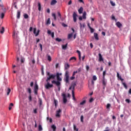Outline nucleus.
<instances>
[{
	"label": "nucleus",
	"mask_w": 131,
	"mask_h": 131,
	"mask_svg": "<svg viewBox=\"0 0 131 131\" xmlns=\"http://www.w3.org/2000/svg\"><path fill=\"white\" fill-rule=\"evenodd\" d=\"M70 68V65L68 63H64V70H66L64 74V77L63 80L66 83H69V71L68 70Z\"/></svg>",
	"instance_id": "nucleus-1"
},
{
	"label": "nucleus",
	"mask_w": 131,
	"mask_h": 131,
	"mask_svg": "<svg viewBox=\"0 0 131 131\" xmlns=\"http://www.w3.org/2000/svg\"><path fill=\"white\" fill-rule=\"evenodd\" d=\"M47 75L49 76L47 77L46 81L48 82L49 80H51V79H55V78L56 77V75L54 74H50V72H47Z\"/></svg>",
	"instance_id": "nucleus-2"
},
{
	"label": "nucleus",
	"mask_w": 131,
	"mask_h": 131,
	"mask_svg": "<svg viewBox=\"0 0 131 131\" xmlns=\"http://www.w3.org/2000/svg\"><path fill=\"white\" fill-rule=\"evenodd\" d=\"M52 83L53 84H56V85L58 88V92H60L61 91V82L59 81H56L55 80L52 81Z\"/></svg>",
	"instance_id": "nucleus-3"
},
{
	"label": "nucleus",
	"mask_w": 131,
	"mask_h": 131,
	"mask_svg": "<svg viewBox=\"0 0 131 131\" xmlns=\"http://www.w3.org/2000/svg\"><path fill=\"white\" fill-rule=\"evenodd\" d=\"M61 96L62 97V101L63 104H66V103H67V98L66 97V94L62 93Z\"/></svg>",
	"instance_id": "nucleus-4"
},
{
	"label": "nucleus",
	"mask_w": 131,
	"mask_h": 131,
	"mask_svg": "<svg viewBox=\"0 0 131 131\" xmlns=\"http://www.w3.org/2000/svg\"><path fill=\"white\" fill-rule=\"evenodd\" d=\"M53 84H50V82H47V84L45 85V88L46 90H49V88H53Z\"/></svg>",
	"instance_id": "nucleus-5"
},
{
	"label": "nucleus",
	"mask_w": 131,
	"mask_h": 131,
	"mask_svg": "<svg viewBox=\"0 0 131 131\" xmlns=\"http://www.w3.org/2000/svg\"><path fill=\"white\" fill-rule=\"evenodd\" d=\"M77 14L75 13V12H74L73 14L74 22H76V21H77Z\"/></svg>",
	"instance_id": "nucleus-6"
},
{
	"label": "nucleus",
	"mask_w": 131,
	"mask_h": 131,
	"mask_svg": "<svg viewBox=\"0 0 131 131\" xmlns=\"http://www.w3.org/2000/svg\"><path fill=\"white\" fill-rule=\"evenodd\" d=\"M47 33L48 34H49V35H51V37H52V38H54V36H55V33H54V32H51L50 30H48L47 31Z\"/></svg>",
	"instance_id": "nucleus-7"
},
{
	"label": "nucleus",
	"mask_w": 131,
	"mask_h": 131,
	"mask_svg": "<svg viewBox=\"0 0 131 131\" xmlns=\"http://www.w3.org/2000/svg\"><path fill=\"white\" fill-rule=\"evenodd\" d=\"M33 33L35 34V36H38V35L39 34V30H37V32L36 33V28L33 29Z\"/></svg>",
	"instance_id": "nucleus-8"
},
{
	"label": "nucleus",
	"mask_w": 131,
	"mask_h": 131,
	"mask_svg": "<svg viewBox=\"0 0 131 131\" xmlns=\"http://www.w3.org/2000/svg\"><path fill=\"white\" fill-rule=\"evenodd\" d=\"M98 56L99 62H102H102H104V59L103 58V56H102V54H101V53H99Z\"/></svg>",
	"instance_id": "nucleus-9"
},
{
	"label": "nucleus",
	"mask_w": 131,
	"mask_h": 131,
	"mask_svg": "<svg viewBox=\"0 0 131 131\" xmlns=\"http://www.w3.org/2000/svg\"><path fill=\"white\" fill-rule=\"evenodd\" d=\"M56 77H57V81H59V82L62 81V78L60 77L59 73H57L56 74Z\"/></svg>",
	"instance_id": "nucleus-10"
},
{
	"label": "nucleus",
	"mask_w": 131,
	"mask_h": 131,
	"mask_svg": "<svg viewBox=\"0 0 131 131\" xmlns=\"http://www.w3.org/2000/svg\"><path fill=\"white\" fill-rule=\"evenodd\" d=\"M61 112H62V110L60 109H59L58 111H56V117H60V113H61Z\"/></svg>",
	"instance_id": "nucleus-11"
},
{
	"label": "nucleus",
	"mask_w": 131,
	"mask_h": 131,
	"mask_svg": "<svg viewBox=\"0 0 131 131\" xmlns=\"http://www.w3.org/2000/svg\"><path fill=\"white\" fill-rule=\"evenodd\" d=\"M116 25L117 27H118V28H120L122 27V24H121V23H120L119 21L117 22L116 23Z\"/></svg>",
	"instance_id": "nucleus-12"
},
{
	"label": "nucleus",
	"mask_w": 131,
	"mask_h": 131,
	"mask_svg": "<svg viewBox=\"0 0 131 131\" xmlns=\"http://www.w3.org/2000/svg\"><path fill=\"white\" fill-rule=\"evenodd\" d=\"M72 88L73 89V91H74V89H75V86H76V83L75 82H73L71 84Z\"/></svg>",
	"instance_id": "nucleus-13"
},
{
	"label": "nucleus",
	"mask_w": 131,
	"mask_h": 131,
	"mask_svg": "<svg viewBox=\"0 0 131 131\" xmlns=\"http://www.w3.org/2000/svg\"><path fill=\"white\" fill-rule=\"evenodd\" d=\"M102 84L104 86H106V84H107V81H106V79H105V78H103L102 79Z\"/></svg>",
	"instance_id": "nucleus-14"
},
{
	"label": "nucleus",
	"mask_w": 131,
	"mask_h": 131,
	"mask_svg": "<svg viewBox=\"0 0 131 131\" xmlns=\"http://www.w3.org/2000/svg\"><path fill=\"white\" fill-rule=\"evenodd\" d=\"M21 15V12H20V10H17V18L20 19V16Z\"/></svg>",
	"instance_id": "nucleus-15"
},
{
	"label": "nucleus",
	"mask_w": 131,
	"mask_h": 131,
	"mask_svg": "<svg viewBox=\"0 0 131 131\" xmlns=\"http://www.w3.org/2000/svg\"><path fill=\"white\" fill-rule=\"evenodd\" d=\"M117 77H118V78H119V79H120V80H121V81H123V79H122V78H121V76L119 75V72L117 73Z\"/></svg>",
	"instance_id": "nucleus-16"
},
{
	"label": "nucleus",
	"mask_w": 131,
	"mask_h": 131,
	"mask_svg": "<svg viewBox=\"0 0 131 131\" xmlns=\"http://www.w3.org/2000/svg\"><path fill=\"white\" fill-rule=\"evenodd\" d=\"M77 53L78 54L79 56V59L81 60V53H80V51L79 50H77Z\"/></svg>",
	"instance_id": "nucleus-17"
},
{
	"label": "nucleus",
	"mask_w": 131,
	"mask_h": 131,
	"mask_svg": "<svg viewBox=\"0 0 131 131\" xmlns=\"http://www.w3.org/2000/svg\"><path fill=\"white\" fill-rule=\"evenodd\" d=\"M82 12H83V8H82V7H81L78 9V13H79V14H82Z\"/></svg>",
	"instance_id": "nucleus-18"
},
{
	"label": "nucleus",
	"mask_w": 131,
	"mask_h": 131,
	"mask_svg": "<svg viewBox=\"0 0 131 131\" xmlns=\"http://www.w3.org/2000/svg\"><path fill=\"white\" fill-rule=\"evenodd\" d=\"M57 2L56 0H52L51 2V6H54V5H56L57 4Z\"/></svg>",
	"instance_id": "nucleus-19"
},
{
	"label": "nucleus",
	"mask_w": 131,
	"mask_h": 131,
	"mask_svg": "<svg viewBox=\"0 0 131 131\" xmlns=\"http://www.w3.org/2000/svg\"><path fill=\"white\" fill-rule=\"evenodd\" d=\"M38 103L40 107L42 105V100L41 98H38Z\"/></svg>",
	"instance_id": "nucleus-20"
},
{
	"label": "nucleus",
	"mask_w": 131,
	"mask_h": 131,
	"mask_svg": "<svg viewBox=\"0 0 131 131\" xmlns=\"http://www.w3.org/2000/svg\"><path fill=\"white\" fill-rule=\"evenodd\" d=\"M94 36L96 40H99V37H98V34H97L96 33H94Z\"/></svg>",
	"instance_id": "nucleus-21"
},
{
	"label": "nucleus",
	"mask_w": 131,
	"mask_h": 131,
	"mask_svg": "<svg viewBox=\"0 0 131 131\" xmlns=\"http://www.w3.org/2000/svg\"><path fill=\"white\" fill-rule=\"evenodd\" d=\"M46 25H50L51 24V19L49 18L47 21L46 22Z\"/></svg>",
	"instance_id": "nucleus-22"
},
{
	"label": "nucleus",
	"mask_w": 131,
	"mask_h": 131,
	"mask_svg": "<svg viewBox=\"0 0 131 131\" xmlns=\"http://www.w3.org/2000/svg\"><path fill=\"white\" fill-rule=\"evenodd\" d=\"M51 128H52L53 131H56V130L57 129V127H56L55 125H52L51 126Z\"/></svg>",
	"instance_id": "nucleus-23"
},
{
	"label": "nucleus",
	"mask_w": 131,
	"mask_h": 131,
	"mask_svg": "<svg viewBox=\"0 0 131 131\" xmlns=\"http://www.w3.org/2000/svg\"><path fill=\"white\" fill-rule=\"evenodd\" d=\"M80 24V28H84V27H85V24H81V23H79Z\"/></svg>",
	"instance_id": "nucleus-24"
},
{
	"label": "nucleus",
	"mask_w": 131,
	"mask_h": 131,
	"mask_svg": "<svg viewBox=\"0 0 131 131\" xmlns=\"http://www.w3.org/2000/svg\"><path fill=\"white\" fill-rule=\"evenodd\" d=\"M68 45V43H67L64 45H62V48L63 50H66V49H67V46Z\"/></svg>",
	"instance_id": "nucleus-25"
},
{
	"label": "nucleus",
	"mask_w": 131,
	"mask_h": 131,
	"mask_svg": "<svg viewBox=\"0 0 131 131\" xmlns=\"http://www.w3.org/2000/svg\"><path fill=\"white\" fill-rule=\"evenodd\" d=\"M38 11H40L41 10V5L40 4V3H38Z\"/></svg>",
	"instance_id": "nucleus-26"
},
{
	"label": "nucleus",
	"mask_w": 131,
	"mask_h": 131,
	"mask_svg": "<svg viewBox=\"0 0 131 131\" xmlns=\"http://www.w3.org/2000/svg\"><path fill=\"white\" fill-rule=\"evenodd\" d=\"M5 32V28L4 27H2V29L0 31V33L1 34H3V33Z\"/></svg>",
	"instance_id": "nucleus-27"
},
{
	"label": "nucleus",
	"mask_w": 131,
	"mask_h": 131,
	"mask_svg": "<svg viewBox=\"0 0 131 131\" xmlns=\"http://www.w3.org/2000/svg\"><path fill=\"white\" fill-rule=\"evenodd\" d=\"M82 18H83V19H86V12H84L83 13Z\"/></svg>",
	"instance_id": "nucleus-28"
},
{
	"label": "nucleus",
	"mask_w": 131,
	"mask_h": 131,
	"mask_svg": "<svg viewBox=\"0 0 131 131\" xmlns=\"http://www.w3.org/2000/svg\"><path fill=\"white\" fill-rule=\"evenodd\" d=\"M10 93H11V89L10 88H8L7 91V96H9V95H10Z\"/></svg>",
	"instance_id": "nucleus-29"
},
{
	"label": "nucleus",
	"mask_w": 131,
	"mask_h": 131,
	"mask_svg": "<svg viewBox=\"0 0 131 131\" xmlns=\"http://www.w3.org/2000/svg\"><path fill=\"white\" fill-rule=\"evenodd\" d=\"M73 36V33L69 34L68 36V39H70V38H71Z\"/></svg>",
	"instance_id": "nucleus-30"
},
{
	"label": "nucleus",
	"mask_w": 131,
	"mask_h": 131,
	"mask_svg": "<svg viewBox=\"0 0 131 131\" xmlns=\"http://www.w3.org/2000/svg\"><path fill=\"white\" fill-rule=\"evenodd\" d=\"M52 17H53L55 20H57V17H56V14L55 13H52Z\"/></svg>",
	"instance_id": "nucleus-31"
},
{
	"label": "nucleus",
	"mask_w": 131,
	"mask_h": 131,
	"mask_svg": "<svg viewBox=\"0 0 131 131\" xmlns=\"http://www.w3.org/2000/svg\"><path fill=\"white\" fill-rule=\"evenodd\" d=\"M34 90L38 91V85L37 84H36L34 86Z\"/></svg>",
	"instance_id": "nucleus-32"
},
{
	"label": "nucleus",
	"mask_w": 131,
	"mask_h": 131,
	"mask_svg": "<svg viewBox=\"0 0 131 131\" xmlns=\"http://www.w3.org/2000/svg\"><path fill=\"white\" fill-rule=\"evenodd\" d=\"M123 85L124 86V88L126 89L127 90V85H126V83L123 82L122 83Z\"/></svg>",
	"instance_id": "nucleus-33"
},
{
	"label": "nucleus",
	"mask_w": 131,
	"mask_h": 131,
	"mask_svg": "<svg viewBox=\"0 0 131 131\" xmlns=\"http://www.w3.org/2000/svg\"><path fill=\"white\" fill-rule=\"evenodd\" d=\"M15 36H16V37H15ZM13 38L14 39L16 38V39H18V35L17 34L16 35L15 34H14L13 35Z\"/></svg>",
	"instance_id": "nucleus-34"
},
{
	"label": "nucleus",
	"mask_w": 131,
	"mask_h": 131,
	"mask_svg": "<svg viewBox=\"0 0 131 131\" xmlns=\"http://www.w3.org/2000/svg\"><path fill=\"white\" fill-rule=\"evenodd\" d=\"M24 17L25 19H28L29 16H28V14H25L24 15Z\"/></svg>",
	"instance_id": "nucleus-35"
},
{
	"label": "nucleus",
	"mask_w": 131,
	"mask_h": 131,
	"mask_svg": "<svg viewBox=\"0 0 131 131\" xmlns=\"http://www.w3.org/2000/svg\"><path fill=\"white\" fill-rule=\"evenodd\" d=\"M38 129L39 131L42 130V127L41 126V125H39Z\"/></svg>",
	"instance_id": "nucleus-36"
},
{
	"label": "nucleus",
	"mask_w": 131,
	"mask_h": 131,
	"mask_svg": "<svg viewBox=\"0 0 131 131\" xmlns=\"http://www.w3.org/2000/svg\"><path fill=\"white\" fill-rule=\"evenodd\" d=\"M4 17H5V13H2L1 14V19H4Z\"/></svg>",
	"instance_id": "nucleus-37"
},
{
	"label": "nucleus",
	"mask_w": 131,
	"mask_h": 131,
	"mask_svg": "<svg viewBox=\"0 0 131 131\" xmlns=\"http://www.w3.org/2000/svg\"><path fill=\"white\" fill-rule=\"evenodd\" d=\"M86 101L83 100L80 103V105H84L85 104Z\"/></svg>",
	"instance_id": "nucleus-38"
},
{
	"label": "nucleus",
	"mask_w": 131,
	"mask_h": 131,
	"mask_svg": "<svg viewBox=\"0 0 131 131\" xmlns=\"http://www.w3.org/2000/svg\"><path fill=\"white\" fill-rule=\"evenodd\" d=\"M48 61H52V58L51 57V56H50V55H48Z\"/></svg>",
	"instance_id": "nucleus-39"
},
{
	"label": "nucleus",
	"mask_w": 131,
	"mask_h": 131,
	"mask_svg": "<svg viewBox=\"0 0 131 131\" xmlns=\"http://www.w3.org/2000/svg\"><path fill=\"white\" fill-rule=\"evenodd\" d=\"M73 128H74V130L77 131V129H78V128H76V125H75V124L73 125Z\"/></svg>",
	"instance_id": "nucleus-40"
},
{
	"label": "nucleus",
	"mask_w": 131,
	"mask_h": 131,
	"mask_svg": "<svg viewBox=\"0 0 131 131\" xmlns=\"http://www.w3.org/2000/svg\"><path fill=\"white\" fill-rule=\"evenodd\" d=\"M55 40H56V41H58L59 42H60V41H62V39L59 38H56Z\"/></svg>",
	"instance_id": "nucleus-41"
},
{
	"label": "nucleus",
	"mask_w": 131,
	"mask_h": 131,
	"mask_svg": "<svg viewBox=\"0 0 131 131\" xmlns=\"http://www.w3.org/2000/svg\"><path fill=\"white\" fill-rule=\"evenodd\" d=\"M111 106V104H110V103H107V105H106V108H107V109H110Z\"/></svg>",
	"instance_id": "nucleus-42"
},
{
	"label": "nucleus",
	"mask_w": 131,
	"mask_h": 131,
	"mask_svg": "<svg viewBox=\"0 0 131 131\" xmlns=\"http://www.w3.org/2000/svg\"><path fill=\"white\" fill-rule=\"evenodd\" d=\"M105 75H106V71H104L103 72V78H105Z\"/></svg>",
	"instance_id": "nucleus-43"
},
{
	"label": "nucleus",
	"mask_w": 131,
	"mask_h": 131,
	"mask_svg": "<svg viewBox=\"0 0 131 131\" xmlns=\"http://www.w3.org/2000/svg\"><path fill=\"white\" fill-rule=\"evenodd\" d=\"M110 4H111L112 6H113V7L115 6V4L113 2L111 1Z\"/></svg>",
	"instance_id": "nucleus-44"
},
{
	"label": "nucleus",
	"mask_w": 131,
	"mask_h": 131,
	"mask_svg": "<svg viewBox=\"0 0 131 131\" xmlns=\"http://www.w3.org/2000/svg\"><path fill=\"white\" fill-rule=\"evenodd\" d=\"M72 60H76V58L75 57H72L70 59V61H72Z\"/></svg>",
	"instance_id": "nucleus-45"
},
{
	"label": "nucleus",
	"mask_w": 131,
	"mask_h": 131,
	"mask_svg": "<svg viewBox=\"0 0 131 131\" xmlns=\"http://www.w3.org/2000/svg\"><path fill=\"white\" fill-rule=\"evenodd\" d=\"M93 80H94V81L97 80V76H96L95 75L93 76Z\"/></svg>",
	"instance_id": "nucleus-46"
},
{
	"label": "nucleus",
	"mask_w": 131,
	"mask_h": 131,
	"mask_svg": "<svg viewBox=\"0 0 131 131\" xmlns=\"http://www.w3.org/2000/svg\"><path fill=\"white\" fill-rule=\"evenodd\" d=\"M80 120L81 122H83V116H81L80 117Z\"/></svg>",
	"instance_id": "nucleus-47"
},
{
	"label": "nucleus",
	"mask_w": 131,
	"mask_h": 131,
	"mask_svg": "<svg viewBox=\"0 0 131 131\" xmlns=\"http://www.w3.org/2000/svg\"><path fill=\"white\" fill-rule=\"evenodd\" d=\"M125 102H126V103H128V104H129V103H130V100H129V99H125Z\"/></svg>",
	"instance_id": "nucleus-48"
},
{
	"label": "nucleus",
	"mask_w": 131,
	"mask_h": 131,
	"mask_svg": "<svg viewBox=\"0 0 131 131\" xmlns=\"http://www.w3.org/2000/svg\"><path fill=\"white\" fill-rule=\"evenodd\" d=\"M112 20H115L116 21H117L116 19L115 18V16H114V15H112Z\"/></svg>",
	"instance_id": "nucleus-49"
},
{
	"label": "nucleus",
	"mask_w": 131,
	"mask_h": 131,
	"mask_svg": "<svg viewBox=\"0 0 131 131\" xmlns=\"http://www.w3.org/2000/svg\"><path fill=\"white\" fill-rule=\"evenodd\" d=\"M75 79V76H72V77H70V80H73Z\"/></svg>",
	"instance_id": "nucleus-50"
},
{
	"label": "nucleus",
	"mask_w": 131,
	"mask_h": 131,
	"mask_svg": "<svg viewBox=\"0 0 131 131\" xmlns=\"http://www.w3.org/2000/svg\"><path fill=\"white\" fill-rule=\"evenodd\" d=\"M28 92L29 94H31V89L28 88Z\"/></svg>",
	"instance_id": "nucleus-51"
},
{
	"label": "nucleus",
	"mask_w": 131,
	"mask_h": 131,
	"mask_svg": "<svg viewBox=\"0 0 131 131\" xmlns=\"http://www.w3.org/2000/svg\"><path fill=\"white\" fill-rule=\"evenodd\" d=\"M34 113H35V114H36V113H37V108H35V110H34Z\"/></svg>",
	"instance_id": "nucleus-52"
},
{
	"label": "nucleus",
	"mask_w": 131,
	"mask_h": 131,
	"mask_svg": "<svg viewBox=\"0 0 131 131\" xmlns=\"http://www.w3.org/2000/svg\"><path fill=\"white\" fill-rule=\"evenodd\" d=\"M32 64H35V60L34 59H32Z\"/></svg>",
	"instance_id": "nucleus-53"
},
{
	"label": "nucleus",
	"mask_w": 131,
	"mask_h": 131,
	"mask_svg": "<svg viewBox=\"0 0 131 131\" xmlns=\"http://www.w3.org/2000/svg\"><path fill=\"white\" fill-rule=\"evenodd\" d=\"M62 26H63V27H67V25L65 24L64 23L62 24Z\"/></svg>",
	"instance_id": "nucleus-54"
},
{
	"label": "nucleus",
	"mask_w": 131,
	"mask_h": 131,
	"mask_svg": "<svg viewBox=\"0 0 131 131\" xmlns=\"http://www.w3.org/2000/svg\"><path fill=\"white\" fill-rule=\"evenodd\" d=\"M94 101V98H92L90 99L89 102L90 103H92Z\"/></svg>",
	"instance_id": "nucleus-55"
},
{
	"label": "nucleus",
	"mask_w": 131,
	"mask_h": 131,
	"mask_svg": "<svg viewBox=\"0 0 131 131\" xmlns=\"http://www.w3.org/2000/svg\"><path fill=\"white\" fill-rule=\"evenodd\" d=\"M72 97L73 98H75V96L74 95V91L72 90Z\"/></svg>",
	"instance_id": "nucleus-56"
},
{
	"label": "nucleus",
	"mask_w": 131,
	"mask_h": 131,
	"mask_svg": "<svg viewBox=\"0 0 131 131\" xmlns=\"http://www.w3.org/2000/svg\"><path fill=\"white\" fill-rule=\"evenodd\" d=\"M90 29L91 30V33H93V32H94V29H93L92 28H90Z\"/></svg>",
	"instance_id": "nucleus-57"
},
{
	"label": "nucleus",
	"mask_w": 131,
	"mask_h": 131,
	"mask_svg": "<svg viewBox=\"0 0 131 131\" xmlns=\"http://www.w3.org/2000/svg\"><path fill=\"white\" fill-rule=\"evenodd\" d=\"M86 69L87 71H89V70H90V67L89 66H86Z\"/></svg>",
	"instance_id": "nucleus-58"
},
{
	"label": "nucleus",
	"mask_w": 131,
	"mask_h": 131,
	"mask_svg": "<svg viewBox=\"0 0 131 131\" xmlns=\"http://www.w3.org/2000/svg\"><path fill=\"white\" fill-rule=\"evenodd\" d=\"M57 14H58V17H59V18H61V13H60V12H58Z\"/></svg>",
	"instance_id": "nucleus-59"
},
{
	"label": "nucleus",
	"mask_w": 131,
	"mask_h": 131,
	"mask_svg": "<svg viewBox=\"0 0 131 131\" xmlns=\"http://www.w3.org/2000/svg\"><path fill=\"white\" fill-rule=\"evenodd\" d=\"M39 47L40 48L41 51H42V45L39 44Z\"/></svg>",
	"instance_id": "nucleus-60"
},
{
	"label": "nucleus",
	"mask_w": 131,
	"mask_h": 131,
	"mask_svg": "<svg viewBox=\"0 0 131 131\" xmlns=\"http://www.w3.org/2000/svg\"><path fill=\"white\" fill-rule=\"evenodd\" d=\"M29 101L31 102L32 101V98L31 97V95L29 96Z\"/></svg>",
	"instance_id": "nucleus-61"
},
{
	"label": "nucleus",
	"mask_w": 131,
	"mask_h": 131,
	"mask_svg": "<svg viewBox=\"0 0 131 131\" xmlns=\"http://www.w3.org/2000/svg\"><path fill=\"white\" fill-rule=\"evenodd\" d=\"M37 92H38V90H34V94L35 95H37Z\"/></svg>",
	"instance_id": "nucleus-62"
},
{
	"label": "nucleus",
	"mask_w": 131,
	"mask_h": 131,
	"mask_svg": "<svg viewBox=\"0 0 131 131\" xmlns=\"http://www.w3.org/2000/svg\"><path fill=\"white\" fill-rule=\"evenodd\" d=\"M57 100H54V104L55 105V107H57Z\"/></svg>",
	"instance_id": "nucleus-63"
},
{
	"label": "nucleus",
	"mask_w": 131,
	"mask_h": 131,
	"mask_svg": "<svg viewBox=\"0 0 131 131\" xmlns=\"http://www.w3.org/2000/svg\"><path fill=\"white\" fill-rule=\"evenodd\" d=\"M30 86H33V82H31L30 83Z\"/></svg>",
	"instance_id": "nucleus-64"
}]
</instances>
